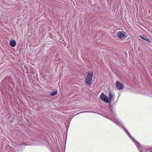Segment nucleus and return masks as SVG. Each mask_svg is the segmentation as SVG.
I'll return each mask as SVG.
<instances>
[{"label": "nucleus", "instance_id": "nucleus-8", "mask_svg": "<svg viewBox=\"0 0 152 152\" xmlns=\"http://www.w3.org/2000/svg\"><path fill=\"white\" fill-rule=\"evenodd\" d=\"M109 99H110V101H111V99L112 98V96H113L112 94L110 93H109Z\"/></svg>", "mask_w": 152, "mask_h": 152}, {"label": "nucleus", "instance_id": "nucleus-1", "mask_svg": "<svg viewBox=\"0 0 152 152\" xmlns=\"http://www.w3.org/2000/svg\"><path fill=\"white\" fill-rule=\"evenodd\" d=\"M93 75V72L89 71L88 72V74L86 78V80L85 81V83L87 85L90 86L91 85Z\"/></svg>", "mask_w": 152, "mask_h": 152}, {"label": "nucleus", "instance_id": "nucleus-2", "mask_svg": "<svg viewBox=\"0 0 152 152\" xmlns=\"http://www.w3.org/2000/svg\"><path fill=\"white\" fill-rule=\"evenodd\" d=\"M100 96V99L104 102L106 103L110 102V99H108L107 96L104 93H102Z\"/></svg>", "mask_w": 152, "mask_h": 152}, {"label": "nucleus", "instance_id": "nucleus-6", "mask_svg": "<svg viewBox=\"0 0 152 152\" xmlns=\"http://www.w3.org/2000/svg\"><path fill=\"white\" fill-rule=\"evenodd\" d=\"M140 37L142 39H143L146 40V41L150 42H151L149 39L146 38V37L145 36H140Z\"/></svg>", "mask_w": 152, "mask_h": 152}, {"label": "nucleus", "instance_id": "nucleus-5", "mask_svg": "<svg viewBox=\"0 0 152 152\" xmlns=\"http://www.w3.org/2000/svg\"><path fill=\"white\" fill-rule=\"evenodd\" d=\"M10 45L12 47H15L16 45V43L14 40H11L10 42Z\"/></svg>", "mask_w": 152, "mask_h": 152}, {"label": "nucleus", "instance_id": "nucleus-7", "mask_svg": "<svg viewBox=\"0 0 152 152\" xmlns=\"http://www.w3.org/2000/svg\"><path fill=\"white\" fill-rule=\"evenodd\" d=\"M57 94V91H54V92L51 93L50 95L51 96H54L56 94Z\"/></svg>", "mask_w": 152, "mask_h": 152}, {"label": "nucleus", "instance_id": "nucleus-3", "mask_svg": "<svg viewBox=\"0 0 152 152\" xmlns=\"http://www.w3.org/2000/svg\"><path fill=\"white\" fill-rule=\"evenodd\" d=\"M125 32L119 31L117 33V35L119 39L122 40L125 38Z\"/></svg>", "mask_w": 152, "mask_h": 152}, {"label": "nucleus", "instance_id": "nucleus-4", "mask_svg": "<svg viewBox=\"0 0 152 152\" xmlns=\"http://www.w3.org/2000/svg\"><path fill=\"white\" fill-rule=\"evenodd\" d=\"M115 86L117 89L119 90L123 89L124 87L123 85L118 81L117 82Z\"/></svg>", "mask_w": 152, "mask_h": 152}]
</instances>
